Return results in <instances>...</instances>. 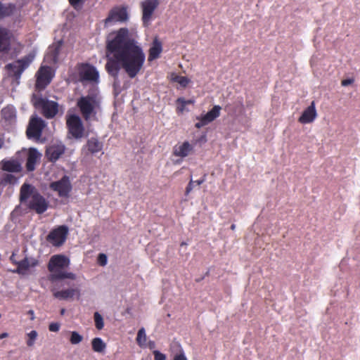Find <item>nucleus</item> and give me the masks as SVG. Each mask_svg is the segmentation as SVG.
<instances>
[{"mask_svg": "<svg viewBox=\"0 0 360 360\" xmlns=\"http://www.w3.org/2000/svg\"><path fill=\"white\" fill-rule=\"evenodd\" d=\"M105 69L117 77L122 68L129 77L134 78L141 70L146 60L142 47L127 27L110 32L106 39Z\"/></svg>", "mask_w": 360, "mask_h": 360, "instance_id": "1", "label": "nucleus"}, {"mask_svg": "<svg viewBox=\"0 0 360 360\" xmlns=\"http://www.w3.org/2000/svg\"><path fill=\"white\" fill-rule=\"evenodd\" d=\"M20 201L38 214L44 213L49 208V201L41 195L34 186L23 184L20 190Z\"/></svg>", "mask_w": 360, "mask_h": 360, "instance_id": "2", "label": "nucleus"}, {"mask_svg": "<svg viewBox=\"0 0 360 360\" xmlns=\"http://www.w3.org/2000/svg\"><path fill=\"white\" fill-rule=\"evenodd\" d=\"M69 264V259L64 255H56L52 256L48 264V269L51 273L49 276V280L52 283L64 278L75 280L76 278L75 274L58 269L67 267Z\"/></svg>", "mask_w": 360, "mask_h": 360, "instance_id": "3", "label": "nucleus"}, {"mask_svg": "<svg viewBox=\"0 0 360 360\" xmlns=\"http://www.w3.org/2000/svg\"><path fill=\"white\" fill-rule=\"evenodd\" d=\"M76 72H69V79L76 84L78 82L98 83L99 73L96 68L88 63H78L75 66Z\"/></svg>", "mask_w": 360, "mask_h": 360, "instance_id": "4", "label": "nucleus"}, {"mask_svg": "<svg viewBox=\"0 0 360 360\" xmlns=\"http://www.w3.org/2000/svg\"><path fill=\"white\" fill-rule=\"evenodd\" d=\"M77 106L86 122L96 117L97 110L101 108V99L96 94L82 96L77 99Z\"/></svg>", "mask_w": 360, "mask_h": 360, "instance_id": "5", "label": "nucleus"}, {"mask_svg": "<svg viewBox=\"0 0 360 360\" xmlns=\"http://www.w3.org/2000/svg\"><path fill=\"white\" fill-rule=\"evenodd\" d=\"M33 106L46 119L53 118L58 112V104L53 101H49L38 94H33L31 98Z\"/></svg>", "mask_w": 360, "mask_h": 360, "instance_id": "6", "label": "nucleus"}, {"mask_svg": "<svg viewBox=\"0 0 360 360\" xmlns=\"http://www.w3.org/2000/svg\"><path fill=\"white\" fill-rule=\"evenodd\" d=\"M34 58V54L30 53L21 59L6 65L5 68L9 72L10 75L18 82L22 73L29 67Z\"/></svg>", "mask_w": 360, "mask_h": 360, "instance_id": "7", "label": "nucleus"}, {"mask_svg": "<svg viewBox=\"0 0 360 360\" xmlns=\"http://www.w3.org/2000/svg\"><path fill=\"white\" fill-rule=\"evenodd\" d=\"M66 126L69 134L73 138L79 139L83 137L85 129L79 115L75 114L68 115L66 116Z\"/></svg>", "mask_w": 360, "mask_h": 360, "instance_id": "8", "label": "nucleus"}, {"mask_svg": "<svg viewBox=\"0 0 360 360\" xmlns=\"http://www.w3.org/2000/svg\"><path fill=\"white\" fill-rule=\"evenodd\" d=\"M160 4V0H143L140 3L142 16L141 20L144 26H148L153 19L155 11Z\"/></svg>", "mask_w": 360, "mask_h": 360, "instance_id": "9", "label": "nucleus"}, {"mask_svg": "<svg viewBox=\"0 0 360 360\" xmlns=\"http://www.w3.org/2000/svg\"><path fill=\"white\" fill-rule=\"evenodd\" d=\"M49 188L56 192L60 198H68L72 188L70 177L64 175L60 180L50 183Z\"/></svg>", "mask_w": 360, "mask_h": 360, "instance_id": "10", "label": "nucleus"}, {"mask_svg": "<svg viewBox=\"0 0 360 360\" xmlns=\"http://www.w3.org/2000/svg\"><path fill=\"white\" fill-rule=\"evenodd\" d=\"M68 234V228L65 226H59L51 230L46 236V240L55 247H59L65 242Z\"/></svg>", "mask_w": 360, "mask_h": 360, "instance_id": "11", "label": "nucleus"}, {"mask_svg": "<svg viewBox=\"0 0 360 360\" xmlns=\"http://www.w3.org/2000/svg\"><path fill=\"white\" fill-rule=\"evenodd\" d=\"M44 127L45 122L41 118L38 117H32L26 130V135L27 138L39 139L41 136Z\"/></svg>", "mask_w": 360, "mask_h": 360, "instance_id": "12", "label": "nucleus"}, {"mask_svg": "<svg viewBox=\"0 0 360 360\" xmlns=\"http://www.w3.org/2000/svg\"><path fill=\"white\" fill-rule=\"evenodd\" d=\"M35 86L39 90L44 89L51 82L52 75L51 68L43 66L37 72Z\"/></svg>", "mask_w": 360, "mask_h": 360, "instance_id": "13", "label": "nucleus"}, {"mask_svg": "<svg viewBox=\"0 0 360 360\" xmlns=\"http://www.w3.org/2000/svg\"><path fill=\"white\" fill-rule=\"evenodd\" d=\"M128 19L127 9L124 7H115L111 9L104 23L108 26L111 22H124Z\"/></svg>", "mask_w": 360, "mask_h": 360, "instance_id": "14", "label": "nucleus"}, {"mask_svg": "<svg viewBox=\"0 0 360 360\" xmlns=\"http://www.w3.org/2000/svg\"><path fill=\"white\" fill-rule=\"evenodd\" d=\"M221 108L220 105H214L210 111H208L205 115H202L200 117H197V120L199 122L195 124V127L197 129H200L202 127L208 124L209 123L214 121L215 119L220 116V111Z\"/></svg>", "mask_w": 360, "mask_h": 360, "instance_id": "15", "label": "nucleus"}, {"mask_svg": "<svg viewBox=\"0 0 360 360\" xmlns=\"http://www.w3.org/2000/svg\"><path fill=\"white\" fill-rule=\"evenodd\" d=\"M12 33L6 27L0 26V52L7 53L11 50Z\"/></svg>", "mask_w": 360, "mask_h": 360, "instance_id": "16", "label": "nucleus"}, {"mask_svg": "<svg viewBox=\"0 0 360 360\" xmlns=\"http://www.w3.org/2000/svg\"><path fill=\"white\" fill-rule=\"evenodd\" d=\"M65 147L63 144H53L47 147L46 157L52 162L57 161L64 154Z\"/></svg>", "mask_w": 360, "mask_h": 360, "instance_id": "17", "label": "nucleus"}, {"mask_svg": "<svg viewBox=\"0 0 360 360\" xmlns=\"http://www.w3.org/2000/svg\"><path fill=\"white\" fill-rule=\"evenodd\" d=\"M13 264L17 265V269L13 271L14 273L25 274L30 267H35L37 266L39 262L35 258L25 257L20 262H13Z\"/></svg>", "mask_w": 360, "mask_h": 360, "instance_id": "18", "label": "nucleus"}, {"mask_svg": "<svg viewBox=\"0 0 360 360\" xmlns=\"http://www.w3.org/2000/svg\"><path fill=\"white\" fill-rule=\"evenodd\" d=\"M62 46V40H59L56 42H54L51 46H49L48 49V52L46 56V58L49 62L52 63L53 64L58 63Z\"/></svg>", "mask_w": 360, "mask_h": 360, "instance_id": "19", "label": "nucleus"}, {"mask_svg": "<svg viewBox=\"0 0 360 360\" xmlns=\"http://www.w3.org/2000/svg\"><path fill=\"white\" fill-rule=\"evenodd\" d=\"M41 153L34 148H30L27 153V160L25 167L27 172H32L35 169L36 165L41 158Z\"/></svg>", "mask_w": 360, "mask_h": 360, "instance_id": "20", "label": "nucleus"}, {"mask_svg": "<svg viewBox=\"0 0 360 360\" xmlns=\"http://www.w3.org/2000/svg\"><path fill=\"white\" fill-rule=\"evenodd\" d=\"M317 113L315 108V102L312 101L302 112L298 119L301 124H308L312 122L316 117Z\"/></svg>", "mask_w": 360, "mask_h": 360, "instance_id": "21", "label": "nucleus"}, {"mask_svg": "<svg viewBox=\"0 0 360 360\" xmlns=\"http://www.w3.org/2000/svg\"><path fill=\"white\" fill-rule=\"evenodd\" d=\"M162 52V44L158 37H155L148 51V60L151 62L158 59Z\"/></svg>", "mask_w": 360, "mask_h": 360, "instance_id": "22", "label": "nucleus"}, {"mask_svg": "<svg viewBox=\"0 0 360 360\" xmlns=\"http://www.w3.org/2000/svg\"><path fill=\"white\" fill-rule=\"evenodd\" d=\"M103 143L100 141L97 138L91 137L89 139L83 147V150H86L87 152L94 155L103 150Z\"/></svg>", "mask_w": 360, "mask_h": 360, "instance_id": "23", "label": "nucleus"}, {"mask_svg": "<svg viewBox=\"0 0 360 360\" xmlns=\"http://www.w3.org/2000/svg\"><path fill=\"white\" fill-rule=\"evenodd\" d=\"M193 150V146L188 142L184 141L180 145H176L173 149V155L181 158L187 157Z\"/></svg>", "mask_w": 360, "mask_h": 360, "instance_id": "24", "label": "nucleus"}, {"mask_svg": "<svg viewBox=\"0 0 360 360\" xmlns=\"http://www.w3.org/2000/svg\"><path fill=\"white\" fill-rule=\"evenodd\" d=\"M52 292L53 297L60 300H67L72 298L75 295H77L78 297L80 295L77 288H69L57 291L52 290Z\"/></svg>", "mask_w": 360, "mask_h": 360, "instance_id": "25", "label": "nucleus"}, {"mask_svg": "<svg viewBox=\"0 0 360 360\" xmlns=\"http://www.w3.org/2000/svg\"><path fill=\"white\" fill-rule=\"evenodd\" d=\"M1 169L9 172H20L22 170L20 162L17 160H3L1 162Z\"/></svg>", "mask_w": 360, "mask_h": 360, "instance_id": "26", "label": "nucleus"}, {"mask_svg": "<svg viewBox=\"0 0 360 360\" xmlns=\"http://www.w3.org/2000/svg\"><path fill=\"white\" fill-rule=\"evenodd\" d=\"M15 8V5L13 4H3L0 1V20L11 16Z\"/></svg>", "mask_w": 360, "mask_h": 360, "instance_id": "27", "label": "nucleus"}, {"mask_svg": "<svg viewBox=\"0 0 360 360\" xmlns=\"http://www.w3.org/2000/svg\"><path fill=\"white\" fill-rule=\"evenodd\" d=\"M92 350L97 353H104L106 349V344L101 338H94L91 340Z\"/></svg>", "mask_w": 360, "mask_h": 360, "instance_id": "28", "label": "nucleus"}, {"mask_svg": "<svg viewBox=\"0 0 360 360\" xmlns=\"http://www.w3.org/2000/svg\"><path fill=\"white\" fill-rule=\"evenodd\" d=\"M17 182V178L11 174L3 173L0 174V184L4 188L8 184H14Z\"/></svg>", "mask_w": 360, "mask_h": 360, "instance_id": "29", "label": "nucleus"}, {"mask_svg": "<svg viewBox=\"0 0 360 360\" xmlns=\"http://www.w3.org/2000/svg\"><path fill=\"white\" fill-rule=\"evenodd\" d=\"M146 335L144 328H141L139 330L136 336V342L141 347L145 346L146 342Z\"/></svg>", "mask_w": 360, "mask_h": 360, "instance_id": "30", "label": "nucleus"}, {"mask_svg": "<svg viewBox=\"0 0 360 360\" xmlns=\"http://www.w3.org/2000/svg\"><path fill=\"white\" fill-rule=\"evenodd\" d=\"M27 340L26 344L27 347H32L34 346L35 341L38 337V333L36 330H31L30 333H27Z\"/></svg>", "mask_w": 360, "mask_h": 360, "instance_id": "31", "label": "nucleus"}, {"mask_svg": "<svg viewBox=\"0 0 360 360\" xmlns=\"http://www.w3.org/2000/svg\"><path fill=\"white\" fill-rule=\"evenodd\" d=\"M94 319L95 322V326L98 330L103 328L104 322L102 316L98 312H95L94 314Z\"/></svg>", "mask_w": 360, "mask_h": 360, "instance_id": "32", "label": "nucleus"}, {"mask_svg": "<svg viewBox=\"0 0 360 360\" xmlns=\"http://www.w3.org/2000/svg\"><path fill=\"white\" fill-rule=\"evenodd\" d=\"M83 340V337L77 331H72L70 333V342L72 345H77Z\"/></svg>", "mask_w": 360, "mask_h": 360, "instance_id": "33", "label": "nucleus"}, {"mask_svg": "<svg viewBox=\"0 0 360 360\" xmlns=\"http://www.w3.org/2000/svg\"><path fill=\"white\" fill-rule=\"evenodd\" d=\"M1 113L6 120H11L15 116L14 112L9 108L2 109Z\"/></svg>", "mask_w": 360, "mask_h": 360, "instance_id": "34", "label": "nucleus"}, {"mask_svg": "<svg viewBox=\"0 0 360 360\" xmlns=\"http://www.w3.org/2000/svg\"><path fill=\"white\" fill-rule=\"evenodd\" d=\"M174 80L184 87H186L190 82V80L186 77L184 76H176Z\"/></svg>", "mask_w": 360, "mask_h": 360, "instance_id": "35", "label": "nucleus"}, {"mask_svg": "<svg viewBox=\"0 0 360 360\" xmlns=\"http://www.w3.org/2000/svg\"><path fill=\"white\" fill-rule=\"evenodd\" d=\"M70 4L75 9L80 8L86 0H68Z\"/></svg>", "mask_w": 360, "mask_h": 360, "instance_id": "36", "label": "nucleus"}, {"mask_svg": "<svg viewBox=\"0 0 360 360\" xmlns=\"http://www.w3.org/2000/svg\"><path fill=\"white\" fill-rule=\"evenodd\" d=\"M98 262L102 266L106 265V264H107V256L105 254H103V253L99 254L98 257Z\"/></svg>", "mask_w": 360, "mask_h": 360, "instance_id": "37", "label": "nucleus"}, {"mask_svg": "<svg viewBox=\"0 0 360 360\" xmlns=\"http://www.w3.org/2000/svg\"><path fill=\"white\" fill-rule=\"evenodd\" d=\"M60 325L59 323L53 322L49 326V330L51 332H58L60 329Z\"/></svg>", "mask_w": 360, "mask_h": 360, "instance_id": "38", "label": "nucleus"}, {"mask_svg": "<svg viewBox=\"0 0 360 360\" xmlns=\"http://www.w3.org/2000/svg\"><path fill=\"white\" fill-rule=\"evenodd\" d=\"M176 103H184V104L188 105V104H193L194 100H193V99L186 100L183 97H179L176 99Z\"/></svg>", "mask_w": 360, "mask_h": 360, "instance_id": "39", "label": "nucleus"}, {"mask_svg": "<svg viewBox=\"0 0 360 360\" xmlns=\"http://www.w3.org/2000/svg\"><path fill=\"white\" fill-rule=\"evenodd\" d=\"M155 360H166V356L159 351L153 352Z\"/></svg>", "mask_w": 360, "mask_h": 360, "instance_id": "40", "label": "nucleus"}, {"mask_svg": "<svg viewBox=\"0 0 360 360\" xmlns=\"http://www.w3.org/2000/svg\"><path fill=\"white\" fill-rule=\"evenodd\" d=\"M194 181L191 179L188 184L187 185L185 191V195H188L193 188Z\"/></svg>", "mask_w": 360, "mask_h": 360, "instance_id": "41", "label": "nucleus"}, {"mask_svg": "<svg viewBox=\"0 0 360 360\" xmlns=\"http://www.w3.org/2000/svg\"><path fill=\"white\" fill-rule=\"evenodd\" d=\"M179 105H177L176 107V112L177 113L179 114H181L184 112V111L185 110V106L186 105V104H184V103H179Z\"/></svg>", "mask_w": 360, "mask_h": 360, "instance_id": "42", "label": "nucleus"}, {"mask_svg": "<svg viewBox=\"0 0 360 360\" xmlns=\"http://www.w3.org/2000/svg\"><path fill=\"white\" fill-rule=\"evenodd\" d=\"M174 360H187L186 356L181 353V354H176L174 358Z\"/></svg>", "mask_w": 360, "mask_h": 360, "instance_id": "43", "label": "nucleus"}, {"mask_svg": "<svg viewBox=\"0 0 360 360\" xmlns=\"http://www.w3.org/2000/svg\"><path fill=\"white\" fill-rule=\"evenodd\" d=\"M206 176H207L206 174H205L200 179L194 181V184H196L198 186H200L202 184H203L205 181Z\"/></svg>", "mask_w": 360, "mask_h": 360, "instance_id": "44", "label": "nucleus"}, {"mask_svg": "<svg viewBox=\"0 0 360 360\" xmlns=\"http://www.w3.org/2000/svg\"><path fill=\"white\" fill-rule=\"evenodd\" d=\"M352 82H353V80L350 79H343L341 82V84L343 86H346L351 84Z\"/></svg>", "mask_w": 360, "mask_h": 360, "instance_id": "45", "label": "nucleus"}, {"mask_svg": "<svg viewBox=\"0 0 360 360\" xmlns=\"http://www.w3.org/2000/svg\"><path fill=\"white\" fill-rule=\"evenodd\" d=\"M8 336V333H2L0 334V339H4V338H6Z\"/></svg>", "mask_w": 360, "mask_h": 360, "instance_id": "46", "label": "nucleus"}, {"mask_svg": "<svg viewBox=\"0 0 360 360\" xmlns=\"http://www.w3.org/2000/svg\"><path fill=\"white\" fill-rule=\"evenodd\" d=\"M28 314L31 315V319H34V311L33 310H30L28 311Z\"/></svg>", "mask_w": 360, "mask_h": 360, "instance_id": "47", "label": "nucleus"}, {"mask_svg": "<svg viewBox=\"0 0 360 360\" xmlns=\"http://www.w3.org/2000/svg\"><path fill=\"white\" fill-rule=\"evenodd\" d=\"M10 260L13 262H17L16 260L14 259V254H12V255L10 257Z\"/></svg>", "mask_w": 360, "mask_h": 360, "instance_id": "48", "label": "nucleus"}, {"mask_svg": "<svg viewBox=\"0 0 360 360\" xmlns=\"http://www.w3.org/2000/svg\"><path fill=\"white\" fill-rule=\"evenodd\" d=\"M65 309H61V310H60V314H61V315H64V314H65Z\"/></svg>", "mask_w": 360, "mask_h": 360, "instance_id": "49", "label": "nucleus"}, {"mask_svg": "<svg viewBox=\"0 0 360 360\" xmlns=\"http://www.w3.org/2000/svg\"><path fill=\"white\" fill-rule=\"evenodd\" d=\"M235 229H236V225H235V224H232V225L231 226V230H235Z\"/></svg>", "mask_w": 360, "mask_h": 360, "instance_id": "50", "label": "nucleus"}, {"mask_svg": "<svg viewBox=\"0 0 360 360\" xmlns=\"http://www.w3.org/2000/svg\"><path fill=\"white\" fill-rule=\"evenodd\" d=\"M154 345H155V344H154V342H151V343H150V347H153V346H154Z\"/></svg>", "mask_w": 360, "mask_h": 360, "instance_id": "51", "label": "nucleus"}]
</instances>
